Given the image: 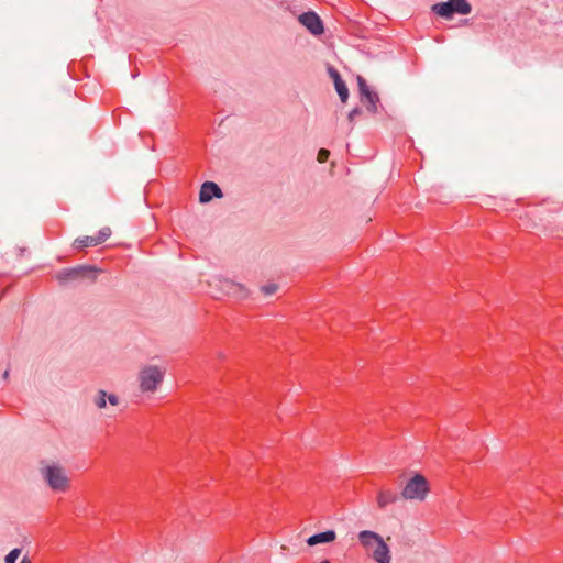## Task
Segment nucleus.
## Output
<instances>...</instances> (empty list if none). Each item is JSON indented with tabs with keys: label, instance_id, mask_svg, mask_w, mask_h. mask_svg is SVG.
Returning <instances> with one entry per match:
<instances>
[{
	"label": "nucleus",
	"instance_id": "nucleus-9",
	"mask_svg": "<svg viewBox=\"0 0 563 563\" xmlns=\"http://www.w3.org/2000/svg\"><path fill=\"white\" fill-rule=\"evenodd\" d=\"M90 268L88 267H84V266H79V267H75V268H67V269H63L60 272H58L56 274V278L57 280L60 283V284H65L69 280H76L80 277H82L85 275V273L87 271H89Z\"/></svg>",
	"mask_w": 563,
	"mask_h": 563
},
{
	"label": "nucleus",
	"instance_id": "nucleus-8",
	"mask_svg": "<svg viewBox=\"0 0 563 563\" xmlns=\"http://www.w3.org/2000/svg\"><path fill=\"white\" fill-rule=\"evenodd\" d=\"M213 197L220 198L222 197V191L220 187L212 183V181H206L202 184L200 192H199V200L202 203L209 202Z\"/></svg>",
	"mask_w": 563,
	"mask_h": 563
},
{
	"label": "nucleus",
	"instance_id": "nucleus-5",
	"mask_svg": "<svg viewBox=\"0 0 563 563\" xmlns=\"http://www.w3.org/2000/svg\"><path fill=\"white\" fill-rule=\"evenodd\" d=\"M42 474L53 490L65 492L68 488L69 481L62 467L48 465L42 470Z\"/></svg>",
	"mask_w": 563,
	"mask_h": 563
},
{
	"label": "nucleus",
	"instance_id": "nucleus-7",
	"mask_svg": "<svg viewBox=\"0 0 563 563\" xmlns=\"http://www.w3.org/2000/svg\"><path fill=\"white\" fill-rule=\"evenodd\" d=\"M220 288L222 291L230 297L242 299L247 296V291L243 285L238 284L230 279H220Z\"/></svg>",
	"mask_w": 563,
	"mask_h": 563
},
{
	"label": "nucleus",
	"instance_id": "nucleus-12",
	"mask_svg": "<svg viewBox=\"0 0 563 563\" xmlns=\"http://www.w3.org/2000/svg\"><path fill=\"white\" fill-rule=\"evenodd\" d=\"M361 101L366 106V109L372 112L376 113L378 110V103H379V97L375 91H369L365 93L363 97H361Z\"/></svg>",
	"mask_w": 563,
	"mask_h": 563
},
{
	"label": "nucleus",
	"instance_id": "nucleus-23",
	"mask_svg": "<svg viewBox=\"0 0 563 563\" xmlns=\"http://www.w3.org/2000/svg\"><path fill=\"white\" fill-rule=\"evenodd\" d=\"M8 376H9V371H5V372L3 373V378H4V379H7V378H8Z\"/></svg>",
	"mask_w": 563,
	"mask_h": 563
},
{
	"label": "nucleus",
	"instance_id": "nucleus-11",
	"mask_svg": "<svg viewBox=\"0 0 563 563\" xmlns=\"http://www.w3.org/2000/svg\"><path fill=\"white\" fill-rule=\"evenodd\" d=\"M398 500V495L391 489H382L377 494V505L379 508H385L390 504Z\"/></svg>",
	"mask_w": 563,
	"mask_h": 563
},
{
	"label": "nucleus",
	"instance_id": "nucleus-4",
	"mask_svg": "<svg viewBox=\"0 0 563 563\" xmlns=\"http://www.w3.org/2000/svg\"><path fill=\"white\" fill-rule=\"evenodd\" d=\"M432 11L441 18L451 19L454 14L466 15L471 13L472 7L467 0H448L446 2L435 3Z\"/></svg>",
	"mask_w": 563,
	"mask_h": 563
},
{
	"label": "nucleus",
	"instance_id": "nucleus-15",
	"mask_svg": "<svg viewBox=\"0 0 563 563\" xmlns=\"http://www.w3.org/2000/svg\"><path fill=\"white\" fill-rule=\"evenodd\" d=\"M97 245H98V240H96L95 236L78 238L74 242V246L77 250H82V249H86V247L97 246Z\"/></svg>",
	"mask_w": 563,
	"mask_h": 563
},
{
	"label": "nucleus",
	"instance_id": "nucleus-21",
	"mask_svg": "<svg viewBox=\"0 0 563 563\" xmlns=\"http://www.w3.org/2000/svg\"><path fill=\"white\" fill-rule=\"evenodd\" d=\"M361 113H362V111L358 108H354L353 110H351L349 113L350 123H353L355 118L358 117Z\"/></svg>",
	"mask_w": 563,
	"mask_h": 563
},
{
	"label": "nucleus",
	"instance_id": "nucleus-22",
	"mask_svg": "<svg viewBox=\"0 0 563 563\" xmlns=\"http://www.w3.org/2000/svg\"><path fill=\"white\" fill-rule=\"evenodd\" d=\"M20 563H32L27 558H23Z\"/></svg>",
	"mask_w": 563,
	"mask_h": 563
},
{
	"label": "nucleus",
	"instance_id": "nucleus-18",
	"mask_svg": "<svg viewBox=\"0 0 563 563\" xmlns=\"http://www.w3.org/2000/svg\"><path fill=\"white\" fill-rule=\"evenodd\" d=\"M357 82H358V88H360V92H361V97H363L365 93L369 92L371 89L369 87L367 86L365 79L361 76L357 77Z\"/></svg>",
	"mask_w": 563,
	"mask_h": 563
},
{
	"label": "nucleus",
	"instance_id": "nucleus-2",
	"mask_svg": "<svg viewBox=\"0 0 563 563\" xmlns=\"http://www.w3.org/2000/svg\"><path fill=\"white\" fill-rule=\"evenodd\" d=\"M166 369L157 365H146L141 368L137 380L142 393H155L163 383Z\"/></svg>",
	"mask_w": 563,
	"mask_h": 563
},
{
	"label": "nucleus",
	"instance_id": "nucleus-14",
	"mask_svg": "<svg viewBox=\"0 0 563 563\" xmlns=\"http://www.w3.org/2000/svg\"><path fill=\"white\" fill-rule=\"evenodd\" d=\"M334 85H335V89H336V92H338L341 101L346 102V100L349 98V89H347L345 82L340 78V76L338 74H335V77H334Z\"/></svg>",
	"mask_w": 563,
	"mask_h": 563
},
{
	"label": "nucleus",
	"instance_id": "nucleus-10",
	"mask_svg": "<svg viewBox=\"0 0 563 563\" xmlns=\"http://www.w3.org/2000/svg\"><path fill=\"white\" fill-rule=\"evenodd\" d=\"M336 539V533L334 530H328L324 532L316 533L308 538L307 543L310 547L317 545L319 543H330Z\"/></svg>",
	"mask_w": 563,
	"mask_h": 563
},
{
	"label": "nucleus",
	"instance_id": "nucleus-6",
	"mask_svg": "<svg viewBox=\"0 0 563 563\" xmlns=\"http://www.w3.org/2000/svg\"><path fill=\"white\" fill-rule=\"evenodd\" d=\"M298 20L313 35H321L324 31L321 19L314 12L302 13Z\"/></svg>",
	"mask_w": 563,
	"mask_h": 563
},
{
	"label": "nucleus",
	"instance_id": "nucleus-19",
	"mask_svg": "<svg viewBox=\"0 0 563 563\" xmlns=\"http://www.w3.org/2000/svg\"><path fill=\"white\" fill-rule=\"evenodd\" d=\"M277 286L275 284H267L262 287V291L267 296L275 294Z\"/></svg>",
	"mask_w": 563,
	"mask_h": 563
},
{
	"label": "nucleus",
	"instance_id": "nucleus-3",
	"mask_svg": "<svg viewBox=\"0 0 563 563\" xmlns=\"http://www.w3.org/2000/svg\"><path fill=\"white\" fill-rule=\"evenodd\" d=\"M430 493V483L421 474H415L405 484L401 497L406 500L423 501Z\"/></svg>",
	"mask_w": 563,
	"mask_h": 563
},
{
	"label": "nucleus",
	"instance_id": "nucleus-20",
	"mask_svg": "<svg viewBox=\"0 0 563 563\" xmlns=\"http://www.w3.org/2000/svg\"><path fill=\"white\" fill-rule=\"evenodd\" d=\"M330 152L325 148H321L318 153V161L324 163L329 158Z\"/></svg>",
	"mask_w": 563,
	"mask_h": 563
},
{
	"label": "nucleus",
	"instance_id": "nucleus-24",
	"mask_svg": "<svg viewBox=\"0 0 563 563\" xmlns=\"http://www.w3.org/2000/svg\"><path fill=\"white\" fill-rule=\"evenodd\" d=\"M320 563H331L329 560H322Z\"/></svg>",
	"mask_w": 563,
	"mask_h": 563
},
{
	"label": "nucleus",
	"instance_id": "nucleus-17",
	"mask_svg": "<svg viewBox=\"0 0 563 563\" xmlns=\"http://www.w3.org/2000/svg\"><path fill=\"white\" fill-rule=\"evenodd\" d=\"M21 554V550L20 549H13L12 551L9 552V554L5 556V563H15V561L18 560V558L20 556Z\"/></svg>",
	"mask_w": 563,
	"mask_h": 563
},
{
	"label": "nucleus",
	"instance_id": "nucleus-13",
	"mask_svg": "<svg viewBox=\"0 0 563 563\" xmlns=\"http://www.w3.org/2000/svg\"><path fill=\"white\" fill-rule=\"evenodd\" d=\"M107 399L110 402V405H112V406H117L119 404V398L114 394L107 396L106 391H103V390L98 391V394L95 398V404L100 409L104 408L107 405Z\"/></svg>",
	"mask_w": 563,
	"mask_h": 563
},
{
	"label": "nucleus",
	"instance_id": "nucleus-1",
	"mask_svg": "<svg viewBox=\"0 0 563 563\" xmlns=\"http://www.w3.org/2000/svg\"><path fill=\"white\" fill-rule=\"evenodd\" d=\"M358 540L364 549L371 552L374 561L377 563H390L389 548L378 533L363 530L358 533Z\"/></svg>",
	"mask_w": 563,
	"mask_h": 563
},
{
	"label": "nucleus",
	"instance_id": "nucleus-16",
	"mask_svg": "<svg viewBox=\"0 0 563 563\" xmlns=\"http://www.w3.org/2000/svg\"><path fill=\"white\" fill-rule=\"evenodd\" d=\"M111 235V230L108 227H104L99 230L98 234L95 235L96 240H98V245L103 243Z\"/></svg>",
	"mask_w": 563,
	"mask_h": 563
}]
</instances>
